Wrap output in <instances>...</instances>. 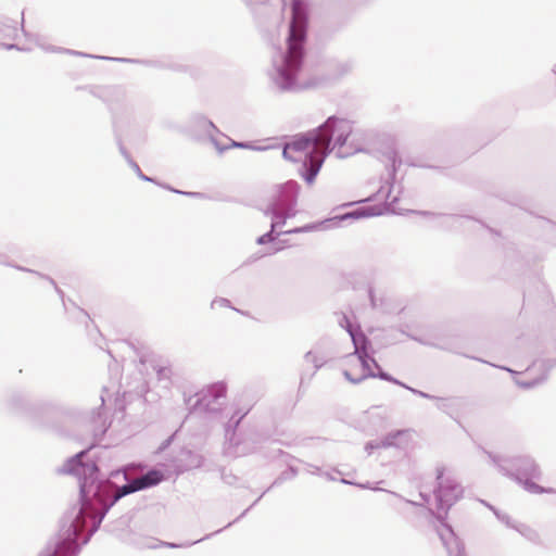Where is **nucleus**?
Returning a JSON list of instances; mask_svg holds the SVG:
<instances>
[{
    "label": "nucleus",
    "instance_id": "8",
    "mask_svg": "<svg viewBox=\"0 0 556 556\" xmlns=\"http://www.w3.org/2000/svg\"><path fill=\"white\" fill-rule=\"evenodd\" d=\"M383 212H384V210L377 205L359 206L352 211H349V212H345L342 214H338L331 218H327L320 223L306 224V225L302 226V229H303V233L311 232V231L318 230L321 227L330 228V227L339 226L342 222L350 220V219L358 220L362 218L379 216V215H382Z\"/></svg>",
    "mask_w": 556,
    "mask_h": 556
},
{
    "label": "nucleus",
    "instance_id": "39",
    "mask_svg": "<svg viewBox=\"0 0 556 556\" xmlns=\"http://www.w3.org/2000/svg\"><path fill=\"white\" fill-rule=\"evenodd\" d=\"M416 213L421 215V216L430 217V218H439V217H442V216H446L445 214L434 213V212H430V211H417Z\"/></svg>",
    "mask_w": 556,
    "mask_h": 556
},
{
    "label": "nucleus",
    "instance_id": "35",
    "mask_svg": "<svg viewBox=\"0 0 556 556\" xmlns=\"http://www.w3.org/2000/svg\"><path fill=\"white\" fill-rule=\"evenodd\" d=\"M89 91L93 97L99 98L102 101L106 102V99H105V94L108 91L106 88L103 89V88L91 87Z\"/></svg>",
    "mask_w": 556,
    "mask_h": 556
},
{
    "label": "nucleus",
    "instance_id": "43",
    "mask_svg": "<svg viewBox=\"0 0 556 556\" xmlns=\"http://www.w3.org/2000/svg\"><path fill=\"white\" fill-rule=\"evenodd\" d=\"M412 339H414L415 341H418L419 343L424 344V345H430V346H438L440 349H446L444 345H438V344H434L428 340H425L422 338H417V337H412Z\"/></svg>",
    "mask_w": 556,
    "mask_h": 556
},
{
    "label": "nucleus",
    "instance_id": "55",
    "mask_svg": "<svg viewBox=\"0 0 556 556\" xmlns=\"http://www.w3.org/2000/svg\"><path fill=\"white\" fill-rule=\"evenodd\" d=\"M407 165L412 167H428L427 165L418 164L415 162L407 161Z\"/></svg>",
    "mask_w": 556,
    "mask_h": 556
},
{
    "label": "nucleus",
    "instance_id": "53",
    "mask_svg": "<svg viewBox=\"0 0 556 556\" xmlns=\"http://www.w3.org/2000/svg\"><path fill=\"white\" fill-rule=\"evenodd\" d=\"M124 159L126 160V162L128 163V165L131 167V163H137L130 155V153H127Z\"/></svg>",
    "mask_w": 556,
    "mask_h": 556
},
{
    "label": "nucleus",
    "instance_id": "41",
    "mask_svg": "<svg viewBox=\"0 0 556 556\" xmlns=\"http://www.w3.org/2000/svg\"><path fill=\"white\" fill-rule=\"evenodd\" d=\"M178 194H181V195H186V197H190V198H204V193H201V192H194V191H182V190H178Z\"/></svg>",
    "mask_w": 556,
    "mask_h": 556
},
{
    "label": "nucleus",
    "instance_id": "15",
    "mask_svg": "<svg viewBox=\"0 0 556 556\" xmlns=\"http://www.w3.org/2000/svg\"><path fill=\"white\" fill-rule=\"evenodd\" d=\"M204 462L205 458L202 454L189 448H182L178 459L174 463V470L176 475L179 476L192 469L203 467Z\"/></svg>",
    "mask_w": 556,
    "mask_h": 556
},
{
    "label": "nucleus",
    "instance_id": "40",
    "mask_svg": "<svg viewBox=\"0 0 556 556\" xmlns=\"http://www.w3.org/2000/svg\"><path fill=\"white\" fill-rule=\"evenodd\" d=\"M343 375H344L345 379L349 380L350 382H352L353 384H357L366 379V378H363V376L359 378H354L349 370H344Z\"/></svg>",
    "mask_w": 556,
    "mask_h": 556
},
{
    "label": "nucleus",
    "instance_id": "16",
    "mask_svg": "<svg viewBox=\"0 0 556 556\" xmlns=\"http://www.w3.org/2000/svg\"><path fill=\"white\" fill-rule=\"evenodd\" d=\"M468 406V400L463 396H448V397H438L437 408L441 412L447 414L451 418L456 420L458 425V417Z\"/></svg>",
    "mask_w": 556,
    "mask_h": 556
},
{
    "label": "nucleus",
    "instance_id": "27",
    "mask_svg": "<svg viewBox=\"0 0 556 556\" xmlns=\"http://www.w3.org/2000/svg\"><path fill=\"white\" fill-rule=\"evenodd\" d=\"M304 359L306 362H311L314 365V371H313L312 376H314L316 374V371L319 370L326 364V359L324 357L317 356L312 351H308L307 353H305Z\"/></svg>",
    "mask_w": 556,
    "mask_h": 556
},
{
    "label": "nucleus",
    "instance_id": "32",
    "mask_svg": "<svg viewBox=\"0 0 556 556\" xmlns=\"http://www.w3.org/2000/svg\"><path fill=\"white\" fill-rule=\"evenodd\" d=\"M159 380H170L172 369L167 366H159L155 368Z\"/></svg>",
    "mask_w": 556,
    "mask_h": 556
},
{
    "label": "nucleus",
    "instance_id": "14",
    "mask_svg": "<svg viewBox=\"0 0 556 556\" xmlns=\"http://www.w3.org/2000/svg\"><path fill=\"white\" fill-rule=\"evenodd\" d=\"M81 516H83L81 507L73 506L61 518V520H60V528H59V530H62V527L64 526V523H68L70 526H72L74 528V531H75V539H74V544L73 545L80 546V549L83 548V546L87 545L89 543V541L91 540V538H92V533L89 532V534L87 536H85L79 542V531H80V528L86 522V521L80 522V517Z\"/></svg>",
    "mask_w": 556,
    "mask_h": 556
},
{
    "label": "nucleus",
    "instance_id": "45",
    "mask_svg": "<svg viewBox=\"0 0 556 556\" xmlns=\"http://www.w3.org/2000/svg\"><path fill=\"white\" fill-rule=\"evenodd\" d=\"M116 143H117V146H118V150H119V152H121V154H122L123 156H125L127 153H129V152L127 151V149L125 148V146L123 144V141H122V139H121V137H119V136H116Z\"/></svg>",
    "mask_w": 556,
    "mask_h": 556
},
{
    "label": "nucleus",
    "instance_id": "2",
    "mask_svg": "<svg viewBox=\"0 0 556 556\" xmlns=\"http://www.w3.org/2000/svg\"><path fill=\"white\" fill-rule=\"evenodd\" d=\"M291 16L286 38L287 50L276 49L273 55V70L269 73L275 86L282 92L300 91L318 88L330 81H337L354 70L353 60H342L332 63L327 75L314 76L305 83L299 81L306 56L307 30L309 24L308 8L304 0H292Z\"/></svg>",
    "mask_w": 556,
    "mask_h": 556
},
{
    "label": "nucleus",
    "instance_id": "25",
    "mask_svg": "<svg viewBox=\"0 0 556 556\" xmlns=\"http://www.w3.org/2000/svg\"><path fill=\"white\" fill-rule=\"evenodd\" d=\"M0 30H2L5 36L15 39L17 37L18 28L16 26L15 21H13L9 17H4V18H0Z\"/></svg>",
    "mask_w": 556,
    "mask_h": 556
},
{
    "label": "nucleus",
    "instance_id": "29",
    "mask_svg": "<svg viewBox=\"0 0 556 556\" xmlns=\"http://www.w3.org/2000/svg\"><path fill=\"white\" fill-rule=\"evenodd\" d=\"M386 198V200L388 201L389 199L390 202H388L389 204H395L397 201H399V195H394L391 198V195L389 198H387V188H384L383 186L380 187V189L378 190L377 194H372L370 195L369 198H367L366 200H361V203H364V201H374L376 198Z\"/></svg>",
    "mask_w": 556,
    "mask_h": 556
},
{
    "label": "nucleus",
    "instance_id": "26",
    "mask_svg": "<svg viewBox=\"0 0 556 556\" xmlns=\"http://www.w3.org/2000/svg\"><path fill=\"white\" fill-rule=\"evenodd\" d=\"M227 147H228V149L229 148H238V149H247V150H253V151H265L268 149V147L256 146L250 141H235V140H230V144Z\"/></svg>",
    "mask_w": 556,
    "mask_h": 556
},
{
    "label": "nucleus",
    "instance_id": "36",
    "mask_svg": "<svg viewBox=\"0 0 556 556\" xmlns=\"http://www.w3.org/2000/svg\"><path fill=\"white\" fill-rule=\"evenodd\" d=\"M174 437H175V433H174V434H172V435H169L167 439H165V440L160 444V446L157 447V450H156V452H155V453H156V454H161V453H163L164 451H166V450L170 446V444L173 443V441H174Z\"/></svg>",
    "mask_w": 556,
    "mask_h": 556
},
{
    "label": "nucleus",
    "instance_id": "49",
    "mask_svg": "<svg viewBox=\"0 0 556 556\" xmlns=\"http://www.w3.org/2000/svg\"><path fill=\"white\" fill-rule=\"evenodd\" d=\"M281 235H292V233H303L302 226L295 227L293 229L287 230V231H280Z\"/></svg>",
    "mask_w": 556,
    "mask_h": 556
},
{
    "label": "nucleus",
    "instance_id": "52",
    "mask_svg": "<svg viewBox=\"0 0 556 556\" xmlns=\"http://www.w3.org/2000/svg\"><path fill=\"white\" fill-rule=\"evenodd\" d=\"M21 30H22V33L24 34L25 37L29 36V34L27 33V30L24 27V12H22Z\"/></svg>",
    "mask_w": 556,
    "mask_h": 556
},
{
    "label": "nucleus",
    "instance_id": "7",
    "mask_svg": "<svg viewBox=\"0 0 556 556\" xmlns=\"http://www.w3.org/2000/svg\"><path fill=\"white\" fill-rule=\"evenodd\" d=\"M75 531L72 526L64 523L62 530L47 543L46 549L38 556H78L80 546L74 544Z\"/></svg>",
    "mask_w": 556,
    "mask_h": 556
},
{
    "label": "nucleus",
    "instance_id": "24",
    "mask_svg": "<svg viewBox=\"0 0 556 556\" xmlns=\"http://www.w3.org/2000/svg\"><path fill=\"white\" fill-rule=\"evenodd\" d=\"M224 529H226V526L224 528H222V529H218V530H216V531H214V532H212L210 534H206L205 536H203V538H201L199 540L192 541V542H185V543L161 542V545L166 546L168 548H185V547H189V546H192V545H194L197 543H200V542H202L204 540L211 539L213 535L220 533Z\"/></svg>",
    "mask_w": 556,
    "mask_h": 556
},
{
    "label": "nucleus",
    "instance_id": "31",
    "mask_svg": "<svg viewBox=\"0 0 556 556\" xmlns=\"http://www.w3.org/2000/svg\"><path fill=\"white\" fill-rule=\"evenodd\" d=\"M220 478L228 485H235L238 479L232 472L227 471L226 468L220 469Z\"/></svg>",
    "mask_w": 556,
    "mask_h": 556
},
{
    "label": "nucleus",
    "instance_id": "42",
    "mask_svg": "<svg viewBox=\"0 0 556 556\" xmlns=\"http://www.w3.org/2000/svg\"><path fill=\"white\" fill-rule=\"evenodd\" d=\"M368 298H369L371 307L376 308L377 307V300H376V296H375L374 289L370 286L368 287Z\"/></svg>",
    "mask_w": 556,
    "mask_h": 556
},
{
    "label": "nucleus",
    "instance_id": "12",
    "mask_svg": "<svg viewBox=\"0 0 556 556\" xmlns=\"http://www.w3.org/2000/svg\"><path fill=\"white\" fill-rule=\"evenodd\" d=\"M38 46L47 51V52H58V53H67L71 55L76 56H84V58H90V59H99V60H105V61H113V62H121V63H137V64H143L147 66H160L159 62L155 61H149V60H140V59H129V58H113V56H104V55H96V54H89L67 48H60L55 46H46L43 43H38Z\"/></svg>",
    "mask_w": 556,
    "mask_h": 556
},
{
    "label": "nucleus",
    "instance_id": "48",
    "mask_svg": "<svg viewBox=\"0 0 556 556\" xmlns=\"http://www.w3.org/2000/svg\"><path fill=\"white\" fill-rule=\"evenodd\" d=\"M401 387H402V388H404V389H406V390H408V391H409V392H412L413 394L418 395V396H420V395H421V393H422V391H421V390L415 389V388H413V387H410V386L406 384L405 382H404V386H401Z\"/></svg>",
    "mask_w": 556,
    "mask_h": 556
},
{
    "label": "nucleus",
    "instance_id": "56",
    "mask_svg": "<svg viewBox=\"0 0 556 556\" xmlns=\"http://www.w3.org/2000/svg\"><path fill=\"white\" fill-rule=\"evenodd\" d=\"M451 217H458V218H465V219H468V220H472L473 217L470 216V215H451Z\"/></svg>",
    "mask_w": 556,
    "mask_h": 556
},
{
    "label": "nucleus",
    "instance_id": "1",
    "mask_svg": "<svg viewBox=\"0 0 556 556\" xmlns=\"http://www.w3.org/2000/svg\"><path fill=\"white\" fill-rule=\"evenodd\" d=\"M111 422L108 421L105 412L99 407L93 408L88 415V427L93 442L88 448L81 450L75 455L68 457L58 472L62 475H72L78 480L79 500L76 507H81L83 516L80 522L85 521V509L96 510L94 522L90 530L92 535L99 530L101 522L110 509L123 497L148 490L159 485L165 480L163 471L152 468L142 476L130 479L127 470L136 467V464H129L119 469L113 470L102 479L100 468L94 460L86 459L89 450L98 445L109 430Z\"/></svg>",
    "mask_w": 556,
    "mask_h": 556
},
{
    "label": "nucleus",
    "instance_id": "20",
    "mask_svg": "<svg viewBox=\"0 0 556 556\" xmlns=\"http://www.w3.org/2000/svg\"><path fill=\"white\" fill-rule=\"evenodd\" d=\"M7 409L12 414H24L28 410L27 396L22 391H12L5 401Z\"/></svg>",
    "mask_w": 556,
    "mask_h": 556
},
{
    "label": "nucleus",
    "instance_id": "9",
    "mask_svg": "<svg viewBox=\"0 0 556 556\" xmlns=\"http://www.w3.org/2000/svg\"><path fill=\"white\" fill-rule=\"evenodd\" d=\"M187 132L194 140H201L203 137H207L220 153L228 150V147H222L214 136V134L219 132L218 128L211 119L202 114H193L190 117L187 126Z\"/></svg>",
    "mask_w": 556,
    "mask_h": 556
},
{
    "label": "nucleus",
    "instance_id": "23",
    "mask_svg": "<svg viewBox=\"0 0 556 556\" xmlns=\"http://www.w3.org/2000/svg\"><path fill=\"white\" fill-rule=\"evenodd\" d=\"M13 268L17 269V270H21V271H26V273H30V274H35L37 275L38 277L42 278V279H46L47 281H49V283L54 288V290L56 291V293L61 296L62 301H64V292L58 287L55 280L53 278H51L50 276L48 275H45V274H41L39 271H36L34 269H30V268H27V267H24V266H21V265H17V264H13L12 266ZM63 304L65 305V302H63Z\"/></svg>",
    "mask_w": 556,
    "mask_h": 556
},
{
    "label": "nucleus",
    "instance_id": "62",
    "mask_svg": "<svg viewBox=\"0 0 556 556\" xmlns=\"http://www.w3.org/2000/svg\"><path fill=\"white\" fill-rule=\"evenodd\" d=\"M100 399H101V402H102V404H101V407H102V406H103V404H104V397H103V395H101V396H100Z\"/></svg>",
    "mask_w": 556,
    "mask_h": 556
},
{
    "label": "nucleus",
    "instance_id": "5",
    "mask_svg": "<svg viewBox=\"0 0 556 556\" xmlns=\"http://www.w3.org/2000/svg\"><path fill=\"white\" fill-rule=\"evenodd\" d=\"M227 396V384L217 381L203 388L193 396L185 399L189 414L215 415L222 412Z\"/></svg>",
    "mask_w": 556,
    "mask_h": 556
},
{
    "label": "nucleus",
    "instance_id": "17",
    "mask_svg": "<svg viewBox=\"0 0 556 556\" xmlns=\"http://www.w3.org/2000/svg\"><path fill=\"white\" fill-rule=\"evenodd\" d=\"M384 156L388 161L387 170H388V180H387V198H389L394 188V182L396 179L397 168L402 164V159L399 156L397 151L394 148L389 149L384 152Z\"/></svg>",
    "mask_w": 556,
    "mask_h": 556
},
{
    "label": "nucleus",
    "instance_id": "57",
    "mask_svg": "<svg viewBox=\"0 0 556 556\" xmlns=\"http://www.w3.org/2000/svg\"><path fill=\"white\" fill-rule=\"evenodd\" d=\"M340 481H341V483L349 484V485H356L357 484V482H353V481L344 479V478L341 479Z\"/></svg>",
    "mask_w": 556,
    "mask_h": 556
},
{
    "label": "nucleus",
    "instance_id": "58",
    "mask_svg": "<svg viewBox=\"0 0 556 556\" xmlns=\"http://www.w3.org/2000/svg\"><path fill=\"white\" fill-rule=\"evenodd\" d=\"M405 502H406L407 504L412 505V506H415V507H419V506H421V504H420V503L415 502V501H412V500H405Z\"/></svg>",
    "mask_w": 556,
    "mask_h": 556
},
{
    "label": "nucleus",
    "instance_id": "6",
    "mask_svg": "<svg viewBox=\"0 0 556 556\" xmlns=\"http://www.w3.org/2000/svg\"><path fill=\"white\" fill-rule=\"evenodd\" d=\"M300 190V184L292 179L275 185L266 198V205L260 210L263 214H273L274 211H296Z\"/></svg>",
    "mask_w": 556,
    "mask_h": 556
},
{
    "label": "nucleus",
    "instance_id": "28",
    "mask_svg": "<svg viewBox=\"0 0 556 556\" xmlns=\"http://www.w3.org/2000/svg\"><path fill=\"white\" fill-rule=\"evenodd\" d=\"M279 236H281L280 231H275V230H273L270 228L267 232H265L262 236L257 237L256 243L258 245H265L267 243L275 242L278 239Z\"/></svg>",
    "mask_w": 556,
    "mask_h": 556
},
{
    "label": "nucleus",
    "instance_id": "30",
    "mask_svg": "<svg viewBox=\"0 0 556 556\" xmlns=\"http://www.w3.org/2000/svg\"><path fill=\"white\" fill-rule=\"evenodd\" d=\"M131 168L136 173L137 177L140 180L148 181V182H156V178L150 177V176H147L146 174H143V172L140 168V166L138 165V163H131Z\"/></svg>",
    "mask_w": 556,
    "mask_h": 556
},
{
    "label": "nucleus",
    "instance_id": "46",
    "mask_svg": "<svg viewBox=\"0 0 556 556\" xmlns=\"http://www.w3.org/2000/svg\"><path fill=\"white\" fill-rule=\"evenodd\" d=\"M0 47L4 48V49H7V50H13V49H15V50H21V51H25V50H26V49H24V48H20V47H18L17 45H15V43H2V42H0Z\"/></svg>",
    "mask_w": 556,
    "mask_h": 556
},
{
    "label": "nucleus",
    "instance_id": "64",
    "mask_svg": "<svg viewBox=\"0 0 556 556\" xmlns=\"http://www.w3.org/2000/svg\"><path fill=\"white\" fill-rule=\"evenodd\" d=\"M80 313H84V315H86V317H89V314H87V312H84V309H80Z\"/></svg>",
    "mask_w": 556,
    "mask_h": 556
},
{
    "label": "nucleus",
    "instance_id": "60",
    "mask_svg": "<svg viewBox=\"0 0 556 556\" xmlns=\"http://www.w3.org/2000/svg\"><path fill=\"white\" fill-rule=\"evenodd\" d=\"M477 222H478L482 227H485V224H484V222H483V220H480V219H479V220H477Z\"/></svg>",
    "mask_w": 556,
    "mask_h": 556
},
{
    "label": "nucleus",
    "instance_id": "50",
    "mask_svg": "<svg viewBox=\"0 0 556 556\" xmlns=\"http://www.w3.org/2000/svg\"><path fill=\"white\" fill-rule=\"evenodd\" d=\"M356 486H359V488H362V489H371V490H376V491H377V490H380V491L382 490V489H378V488H372V486L370 485V483H369V482H366V483H357V484H356Z\"/></svg>",
    "mask_w": 556,
    "mask_h": 556
},
{
    "label": "nucleus",
    "instance_id": "51",
    "mask_svg": "<svg viewBox=\"0 0 556 556\" xmlns=\"http://www.w3.org/2000/svg\"><path fill=\"white\" fill-rule=\"evenodd\" d=\"M420 397L428 399V400H434L435 402H438L439 396H434L432 394H429V393L422 391Z\"/></svg>",
    "mask_w": 556,
    "mask_h": 556
},
{
    "label": "nucleus",
    "instance_id": "44",
    "mask_svg": "<svg viewBox=\"0 0 556 556\" xmlns=\"http://www.w3.org/2000/svg\"><path fill=\"white\" fill-rule=\"evenodd\" d=\"M154 184H155L156 186H159V187L163 188V189L169 190V191H172V192H174V193H177V194H178V189H176V188L172 187V186H170V185H168V184L161 182V181H159L157 179H156V182H154Z\"/></svg>",
    "mask_w": 556,
    "mask_h": 556
},
{
    "label": "nucleus",
    "instance_id": "33",
    "mask_svg": "<svg viewBox=\"0 0 556 556\" xmlns=\"http://www.w3.org/2000/svg\"><path fill=\"white\" fill-rule=\"evenodd\" d=\"M230 307V308H233L231 306V302L226 299V298H215L212 303H211V307L212 308H215V307Z\"/></svg>",
    "mask_w": 556,
    "mask_h": 556
},
{
    "label": "nucleus",
    "instance_id": "19",
    "mask_svg": "<svg viewBox=\"0 0 556 556\" xmlns=\"http://www.w3.org/2000/svg\"><path fill=\"white\" fill-rule=\"evenodd\" d=\"M364 374L363 378H378L383 381L391 382L396 386H404V382L399 380L397 378L393 377L389 372L382 369V367L379 365V363L375 359L368 364L367 368H363Z\"/></svg>",
    "mask_w": 556,
    "mask_h": 556
},
{
    "label": "nucleus",
    "instance_id": "10",
    "mask_svg": "<svg viewBox=\"0 0 556 556\" xmlns=\"http://www.w3.org/2000/svg\"><path fill=\"white\" fill-rule=\"evenodd\" d=\"M348 333L351 337L354 354L357 356L362 368H367L368 364L375 359L371 355L372 345L369 338L362 331L361 327L348 328Z\"/></svg>",
    "mask_w": 556,
    "mask_h": 556
},
{
    "label": "nucleus",
    "instance_id": "22",
    "mask_svg": "<svg viewBox=\"0 0 556 556\" xmlns=\"http://www.w3.org/2000/svg\"><path fill=\"white\" fill-rule=\"evenodd\" d=\"M407 435L406 430H395L387 433L382 439H379V444L383 448L388 447H400V440Z\"/></svg>",
    "mask_w": 556,
    "mask_h": 556
},
{
    "label": "nucleus",
    "instance_id": "61",
    "mask_svg": "<svg viewBox=\"0 0 556 556\" xmlns=\"http://www.w3.org/2000/svg\"><path fill=\"white\" fill-rule=\"evenodd\" d=\"M353 204H354V202L345 203V204H343V206H351V205H353Z\"/></svg>",
    "mask_w": 556,
    "mask_h": 556
},
{
    "label": "nucleus",
    "instance_id": "38",
    "mask_svg": "<svg viewBox=\"0 0 556 556\" xmlns=\"http://www.w3.org/2000/svg\"><path fill=\"white\" fill-rule=\"evenodd\" d=\"M339 324L342 328H344L348 331V328L351 327H359L358 325H353L350 320V318L346 315H342L341 319L339 320Z\"/></svg>",
    "mask_w": 556,
    "mask_h": 556
},
{
    "label": "nucleus",
    "instance_id": "59",
    "mask_svg": "<svg viewBox=\"0 0 556 556\" xmlns=\"http://www.w3.org/2000/svg\"><path fill=\"white\" fill-rule=\"evenodd\" d=\"M241 1L244 2L247 5H250L252 0H241Z\"/></svg>",
    "mask_w": 556,
    "mask_h": 556
},
{
    "label": "nucleus",
    "instance_id": "3",
    "mask_svg": "<svg viewBox=\"0 0 556 556\" xmlns=\"http://www.w3.org/2000/svg\"><path fill=\"white\" fill-rule=\"evenodd\" d=\"M434 496L437 514L430 510L433 528L448 556H467L463 540L446 521L451 507L463 496L462 485L453 478L444 477V468H437Z\"/></svg>",
    "mask_w": 556,
    "mask_h": 556
},
{
    "label": "nucleus",
    "instance_id": "54",
    "mask_svg": "<svg viewBox=\"0 0 556 556\" xmlns=\"http://www.w3.org/2000/svg\"><path fill=\"white\" fill-rule=\"evenodd\" d=\"M419 495H420V497L422 498V501L425 503H429V501H430V495L429 494L420 492Z\"/></svg>",
    "mask_w": 556,
    "mask_h": 556
},
{
    "label": "nucleus",
    "instance_id": "11",
    "mask_svg": "<svg viewBox=\"0 0 556 556\" xmlns=\"http://www.w3.org/2000/svg\"><path fill=\"white\" fill-rule=\"evenodd\" d=\"M327 156L326 152L315 150L305 153L299 167V174L307 185H312L316 180Z\"/></svg>",
    "mask_w": 556,
    "mask_h": 556
},
{
    "label": "nucleus",
    "instance_id": "21",
    "mask_svg": "<svg viewBox=\"0 0 556 556\" xmlns=\"http://www.w3.org/2000/svg\"><path fill=\"white\" fill-rule=\"evenodd\" d=\"M298 211H274L273 214H264L265 216L270 217V228L275 231L278 227H282L286 225L289 218H292L296 215Z\"/></svg>",
    "mask_w": 556,
    "mask_h": 556
},
{
    "label": "nucleus",
    "instance_id": "37",
    "mask_svg": "<svg viewBox=\"0 0 556 556\" xmlns=\"http://www.w3.org/2000/svg\"><path fill=\"white\" fill-rule=\"evenodd\" d=\"M378 448H383L379 444V440H371L365 444V451L367 452L368 455H370L375 450H378Z\"/></svg>",
    "mask_w": 556,
    "mask_h": 556
},
{
    "label": "nucleus",
    "instance_id": "18",
    "mask_svg": "<svg viewBox=\"0 0 556 556\" xmlns=\"http://www.w3.org/2000/svg\"><path fill=\"white\" fill-rule=\"evenodd\" d=\"M296 475H298V468H295V467H293V466H289V467H288V469L283 470V471H282V472H281V473H280V475L275 479V480H274V482L271 483V485H270L268 489H266V490H265V491H264V492H263V493H262V494H261V495H260V496H258V497H257V498L252 503V505H250L245 510H243V511L241 513V515H239L235 520H232V521L228 522V523L226 525V528L231 527L233 523H236V522H237V521H239L241 518H243V517L247 515V513H248V511H249L253 506H255V505L258 503V501L264 496V494H265L266 492H268V491H269V489H270V488L276 486V485H279V484H281L283 481H287V480L293 479L294 477H296Z\"/></svg>",
    "mask_w": 556,
    "mask_h": 556
},
{
    "label": "nucleus",
    "instance_id": "4",
    "mask_svg": "<svg viewBox=\"0 0 556 556\" xmlns=\"http://www.w3.org/2000/svg\"><path fill=\"white\" fill-rule=\"evenodd\" d=\"M352 131L353 126L349 119L332 115L317 128L292 136L288 143L294 152H304L313 144H318L321 148L320 152H326V155L337 149L336 155L342 159L348 156L341 149Z\"/></svg>",
    "mask_w": 556,
    "mask_h": 556
},
{
    "label": "nucleus",
    "instance_id": "13",
    "mask_svg": "<svg viewBox=\"0 0 556 556\" xmlns=\"http://www.w3.org/2000/svg\"><path fill=\"white\" fill-rule=\"evenodd\" d=\"M250 409H243L240 407H237L232 415L229 417L227 422L224 425V434H225V442L229 446H235L239 448L241 444L240 435L238 434L237 430L242 422V420L245 418V416L249 414Z\"/></svg>",
    "mask_w": 556,
    "mask_h": 556
},
{
    "label": "nucleus",
    "instance_id": "63",
    "mask_svg": "<svg viewBox=\"0 0 556 556\" xmlns=\"http://www.w3.org/2000/svg\"><path fill=\"white\" fill-rule=\"evenodd\" d=\"M80 313H84V315H86V317H89V314H87V312H84V309H80Z\"/></svg>",
    "mask_w": 556,
    "mask_h": 556
},
{
    "label": "nucleus",
    "instance_id": "34",
    "mask_svg": "<svg viewBox=\"0 0 556 556\" xmlns=\"http://www.w3.org/2000/svg\"><path fill=\"white\" fill-rule=\"evenodd\" d=\"M291 150H292V149H291V147H289V143H288V142H286V143L283 144V148H282V157H283L285 160L290 161V162H293V163H298V162H300V159L294 157V156L290 153V151H291Z\"/></svg>",
    "mask_w": 556,
    "mask_h": 556
},
{
    "label": "nucleus",
    "instance_id": "47",
    "mask_svg": "<svg viewBox=\"0 0 556 556\" xmlns=\"http://www.w3.org/2000/svg\"><path fill=\"white\" fill-rule=\"evenodd\" d=\"M0 264L4 266H13V263L9 261V256L2 252H0Z\"/></svg>",
    "mask_w": 556,
    "mask_h": 556
}]
</instances>
